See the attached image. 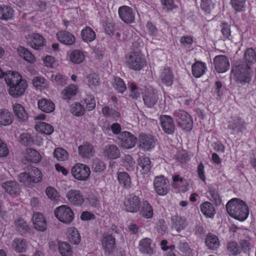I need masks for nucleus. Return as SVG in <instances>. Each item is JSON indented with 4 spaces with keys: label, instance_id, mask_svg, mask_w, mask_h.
Here are the masks:
<instances>
[{
    "label": "nucleus",
    "instance_id": "nucleus-10",
    "mask_svg": "<svg viewBox=\"0 0 256 256\" xmlns=\"http://www.w3.org/2000/svg\"><path fill=\"white\" fill-rule=\"evenodd\" d=\"M154 186L156 192L160 196H165L169 192L170 186L168 178L163 175L156 176L154 181Z\"/></svg>",
    "mask_w": 256,
    "mask_h": 256
},
{
    "label": "nucleus",
    "instance_id": "nucleus-54",
    "mask_svg": "<svg viewBox=\"0 0 256 256\" xmlns=\"http://www.w3.org/2000/svg\"><path fill=\"white\" fill-rule=\"evenodd\" d=\"M246 0H230L232 8L236 12H242L246 8Z\"/></svg>",
    "mask_w": 256,
    "mask_h": 256
},
{
    "label": "nucleus",
    "instance_id": "nucleus-17",
    "mask_svg": "<svg viewBox=\"0 0 256 256\" xmlns=\"http://www.w3.org/2000/svg\"><path fill=\"white\" fill-rule=\"evenodd\" d=\"M214 64L216 70L218 73L226 72L230 68V62L227 56L218 55L214 59Z\"/></svg>",
    "mask_w": 256,
    "mask_h": 256
},
{
    "label": "nucleus",
    "instance_id": "nucleus-36",
    "mask_svg": "<svg viewBox=\"0 0 256 256\" xmlns=\"http://www.w3.org/2000/svg\"><path fill=\"white\" fill-rule=\"evenodd\" d=\"M152 240L150 238H144L139 242V250L144 254H151L153 250L151 247Z\"/></svg>",
    "mask_w": 256,
    "mask_h": 256
},
{
    "label": "nucleus",
    "instance_id": "nucleus-19",
    "mask_svg": "<svg viewBox=\"0 0 256 256\" xmlns=\"http://www.w3.org/2000/svg\"><path fill=\"white\" fill-rule=\"evenodd\" d=\"M66 197L72 205L80 206L84 201V197L80 190H70L67 192Z\"/></svg>",
    "mask_w": 256,
    "mask_h": 256
},
{
    "label": "nucleus",
    "instance_id": "nucleus-39",
    "mask_svg": "<svg viewBox=\"0 0 256 256\" xmlns=\"http://www.w3.org/2000/svg\"><path fill=\"white\" fill-rule=\"evenodd\" d=\"M80 35L82 40L87 43L92 42L96 37L95 32L88 26H86L82 30Z\"/></svg>",
    "mask_w": 256,
    "mask_h": 256
},
{
    "label": "nucleus",
    "instance_id": "nucleus-35",
    "mask_svg": "<svg viewBox=\"0 0 256 256\" xmlns=\"http://www.w3.org/2000/svg\"><path fill=\"white\" fill-rule=\"evenodd\" d=\"M27 242L26 240L15 238L12 242V248L17 252H24L27 249Z\"/></svg>",
    "mask_w": 256,
    "mask_h": 256
},
{
    "label": "nucleus",
    "instance_id": "nucleus-31",
    "mask_svg": "<svg viewBox=\"0 0 256 256\" xmlns=\"http://www.w3.org/2000/svg\"><path fill=\"white\" fill-rule=\"evenodd\" d=\"M151 167V162L149 158L142 156L138 158V169L140 170L142 174H148Z\"/></svg>",
    "mask_w": 256,
    "mask_h": 256
},
{
    "label": "nucleus",
    "instance_id": "nucleus-29",
    "mask_svg": "<svg viewBox=\"0 0 256 256\" xmlns=\"http://www.w3.org/2000/svg\"><path fill=\"white\" fill-rule=\"evenodd\" d=\"M13 110L15 116L20 122H24L28 120V114L24 108L20 104H16L13 106Z\"/></svg>",
    "mask_w": 256,
    "mask_h": 256
},
{
    "label": "nucleus",
    "instance_id": "nucleus-45",
    "mask_svg": "<svg viewBox=\"0 0 256 256\" xmlns=\"http://www.w3.org/2000/svg\"><path fill=\"white\" fill-rule=\"evenodd\" d=\"M13 115L8 110H2L0 111V124L8 126L13 121Z\"/></svg>",
    "mask_w": 256,
    "mask_h": 256
},
{
    "label": "nucleus",
    "instance_id": "nucleus-56",
    "mask_svg": "<svg viewBox=\"0 0 256 256\" xmlns=\"http://www.w3.org/2000/svg\"><path fill=\"white\" fill-rule=\"evenodd\" d=\"M86 78L87 84L90 88L96 87L100 84V78L94 72H92L86 76Z\"/></svg>",
    "mask_w": 256,
    "mask_h": 256
},
{
    "label": "nucleus",
    "instance_id": "nucleus-13",
    "mask_svg": "<svg viewBox=\"0 0 256 256\" xmlns=\"http://www.w3.org/2000/svg\"><path fill=\"white\" fill-rule=\"evenodd\" d=\"M156 90L152 88H146L142 93V100L145 106L148 108L153 107L158 101Z\"/></svg>",
    "mask_w": 256,
    "mask_h": 256
},
{
    "label": "nucleus",
    "instance_id": "nucleus-58",
    "mask_svg": "<svg viewBox=\"0 0 256 256\" xmlns=\"http://www.w3.org/2000/svg\"><path fill=\"white\" fill-rule=\"evenodd\" d=\"M114 80L113 84L114 88L120 93H124L126 90V84L124 80L119 77H116Z\"/></svg>",
    "mask_w": 256,
    "mask_h": 256
},
{
    "label": "nucleus",
    "instance_id": "nucleus-3",
    "mask_svg": "<svg viewBox=\"0 0 256 256\" xmlns=\"http://www.w3.org/2000/svg\"><path fill=\"white\" fill-rule=\"evenodd\" d=\"M231 74L236 82L244 85L250 84L252 80L253 72L248 64L244 62H237L232 66Z\"/></svg>",
    "mask_w": 256,
    "mask_h": 256
},
{
    "label": "nucleus",
    "instance_id": "nucleus-9",
    "mask_svg": "<svg viewBox=\"0 0 256 256\" xmlns=\"http://www.w3.org/2000/svg\"><path fill=\"white\" fill-rule=\"evenodd\" d=\"M55 216L62 222L70 223L74 218V214L72 210L68 206L62 205L54 210Z\"/></svg>",
    "mask_w": 256,
    "mask_h": 256
},
{
    "label": "nucleus",
    "instance_id": "nucleus-37",
    "mask_svg": "<svg viewBox=\"0 0 256 256\" xmlns=\"http://www.w3.org/2000/svg\"><path fill=\"white\" fill-rule=\"evenodd\" d=\"M14 10L8 5L2 4L0 6V18L2 20H8L14 18Z\"/></svg>",
    "mask_w": 256,
    "mask_h": 256
},
{
    "label": "nucleus",
    "instance_id": "nucleus-59",
    "mask_svg": "<svg viewBox=\"0 0 256 256\" xmlns=\"http://www.w3.org/2000/svg\"><path fill=\"white\" fill-rule=\"evenodd\" d=\"M54 156L59 161L66 160L68 158L67 151L62 148H56L54 152Z\"/></svg>",
    "mask_w": 256,
    "mask_h": 256
},
{
    "label": "nucleus",
    "instance_id": "nucleus-33",
    "mask_svg": "<svg viewBox=\"0 0 256 256\" xmlns=\"http://www.w3.org/2000/svg\"><path fill=\"white\" fill-rule=\"evenodd\" d=\"M244 64L250 66L256 63V52L253 48H247L244 52Z\"/></svg>",
    "mask_w": 256,
    "mask_h": 256
},
{
    "label": "nucleus",
    "instance_id": "nucleus-55",
    "mask_svg": "<svg viewBox=\"0 0 256 256\" xmlns=\"http://www.w3.org/2000/svg\"><path fill=\"white\" fill-rule=\"evenodd\" d=\"M58 250L62 256H72V252L70 246L66 242L58 244Z\"/></svg>",
    "mask_w": 256,
    "mask_h": 256
},
{
    "label": "nucleus",
    "instance_id": "nucleus-16",
    "mask_svg": "<svg viewBox=\"0 0 256 256\" xmlns=\"http://www.w3.org/2000/svg\"><path fill=\"white\" fill-rule=\"evenodd\" d=\"M160 126L163 131L168 134H172L176 126L172 118L168 115H162L160 118Z\"/></svg>",
    "mask_w": 256,
    "mask_h": 256
},
{
    "label": "nucleus",
    "instance_id": "nucleus-46",
    "mask_svg": "<svg viewBox=\"0 0 256 256\" xmlns=\"http://www.w3.org/2000/svg\"><path fill=\"white\" fill-rule=\"evenodd\" d=\"M14 224L16 230L22 235L25 234L29 230V226L28 223L22 218L16 220L14 221Z\"/></svg>",
    "mask_w": 256,
    "mask_h": 256
},
{
    "label": "nucleus",
    "instance_id": "nucleus-6",
    "mask_svg": "<svg viewBox=\"0 0 256 256\" xmlns=\"http://www.w3.org/2000/svg\"><path fill=\"white\" fill-rule=\"evenodd\" d=\"M128 67L134 70H140L146 65L144 56L140 52H132L126 56Z\"/></svg>",
    "mask_w": 256,
    "mask_h": 256
},
{
    "label": "nucleus",
    "instance_id": "nucleus-38",
    "mask_svg": "<svg viewBox=\"0 0 256 256\" xmlns=\"http://www.w3.org/2000/svg\"><path fill=\"white\" fill-rule=\"evenodd\" d=\"M104 151L106 156L111 160L116 159L120 156V152L118 148L114 144L106 146Z\"/></svg>",
    "mask_w": 256,
    "mask_h": 256
},
{
    "label": "nucleus",
    "instance_id": "nucleus-22",
    "mask_svg": "<svg viewBox=\"0 0 256 256\" xmlns=\"http://www.w3.org/2000/svg\"><path fill=\"white\" fill-rule=\"evenodd\" d=\"M2 187L6 193L11 196L18 194L20 190L19 184L14 180H8L2 183Z\"/></svg>",
    "mask_w": 256,
    "mask_h": 256
},
{
    "label": "nucleus",
    "instance_id": "nucleus-40",
    "mask_svg": "<svg viewBox=\"0 0 256 256\" xmlns=\"http://www.w3.org/2000/svg\"><path fill=\"white\" fill-rule=\"evenodd\" d=\"M38 108L44 112L50 113L54 110V104L50 100L42 99L38 102Z\"/></svg>",
    "mask_w": 256,
    "mask_h": 256
},
{
    "label": "nucleus",
    "instance_id": "nucleus-21",
    "mask_svg": "<svg viewBox=\"0 0 256 256\" xmlns=\"http://www.w3.org/2000/svg\"><path fill=\"white\" fill-rule=\"evenodd\" d=\"M56 38L60 42L66 46H72L76 42L75 36L66 30L58 31L56 33Z\"/></svg>",
    "mask_w": 256,
    "mask_h": 256
},
{
    "label": "nucleus",
    "instance_id": "nucleus-57",
    "mask_svg": "<svg viewBox=\"0 0 256 256\" xmlns=\"http://www.w3.org/2000/svg\"><path fill=\"white\" fill-rule=\"evenodd\" d=\"M83 102L86 105V108L88 111L94 110L96 106V102L94 96L92 94H86L84 98Z\"/></svg>",
    "mask_w": 256,
    "mask_h": 256
},
{
    "label": "nucleus",
    "instance_id": "nucleus-34",
    "mask_svg": "<svg viewBox=\"0 0 256 256\" xmlns=\"http://www.w3.org/2000/svg\"><path fill=\"white\" fill-rule=\"evenodd\" d=\"M205 242L208 248L213 250H218L220 246L218 237L211 233L206 236Z\"/></svg>",
    "mask_w": 256,
    "mask_h": 256
},
{
    "label": "nucleus",
    "instance_id": "nucleus-4",
    "mask_svg": "<svg viewBox=\"0 0 256 256\" xmlns=\"http://www.w3.org/2000/svg\"><path fill=\"white\" fill-rule=\"evenodd\" d=\"M18 180L26 186H30L42 180V174L38 168L32 166L28 172H21L18 176Z\"/></svg>",
    "mask_w": 256,
    "mask_h": 256
},
{
    "label": "nucleus",
    "instance_id": "nucleus-8",
    "mask_svg": "<svg viewBox=\"0 0 256 256\" xmlns=\"http://www.w3.org/2000/svg\"><path fill=\"white\" fill-rule=\"evenodd\" d=\"M119 146L124 149L129 150L134 148L137 142V138L128 131L121 132L118 136Z\"/></svg>",
    "mask_w": 256,
    "mask_h": 256
},
{
    "label": "nucleus",
    "instance_id": "nucleus-30",
    "mask_svg": "<svg viewBox=\"0 0 256 256\" xmlns=\"http://www.w3.org/2000/svg\"><path fill=\"white\" fill-rule=\"evenodd\" d=\"M206 70V64L200 61L196 62L192 66V76L196 78H199L203 76Z\"/></svg>",
    "mask_w": 256,
    "mask_h": 256
},
{
    "label": "nucleus",
    "instance_id": "nucleus-27",
    "mask_svg": "<svg viewBox=\"0 0 256 256\" xmlns=\"http://www.w3.org/2000/svg\"><path fill=\"white\" fill-rule=\"evenodd\" d=\"M160 78L162 83L166 86H170L173 84L174 76L172 70L169 68H164Z\"/></svg>",
    "mask_w": 256,
    "mask_h": 256
},
{
    "label": "nucleus",
    "instance_id": "nucleus-20",
    "mask_svg": "<svg viewBox=\"0 0 256 256\" xmlns=\"http://www.w3.org/2000/svg\"><path fill=\"white\" fill-rule=\"evenodd\" d=\"M78 152L82 158L90 159L93 156L95 150L94 146L91 143L84 142L78 147Z\"/></svg>",
    "mask_w": 256,
    "mask_h": 256
},
{
    "label": "nucleus",
    "instance_id": "nucleus-62",
    "mask_svg": "<svg viewBox=\"0 0 256 256\" xmlns=\"http://www.w3.org/2000/svg\"><path fill=\"white\" fill-rule=\"evenodd\" d=\"M227 250L232 256H237L240 253L238 244L235 242H230L227 244Z\"/></svg>",
    "mask_w": 256,
    "mask_h": 256
},
{
    "label": "nucleus",
    "instance_id": "nucleus-28",
    "mask_svg": "<svg viewBox=\"0 0 256 256\" xmlns=\"http://www.w3.org/2000/svg\"><path fill=\"white\" fill-rule=\"evenodd\" d=\"M30 46L35 50L41 49L46 44L44 38L38 34H34L29 41Z\"/></svg>",
    "mask_w": 256,
    "mask_h": 256
},
{
    "label": "nucleus",
    "instance_id": "nucleus-26",
    "mask_svg": "<svg viewBox=\"0 0 256 256\" xmlns=\"http://www.w3.org/2000/svg\"><path fill=\"white\" fill-rule=\"evenodd\" d=\"M40 153L34 149L28 148L26 149L24 160L28 162L37 164L42 160Z\"/></svg>",
    "mask_w": 256,
    "mask_h": 256
},
{
    "label": "nucleus",
    "instance_id": "nucleus-18",
    "mask_svg": "<svg viewBox=\"0 0 256 256\" xmlns=\"http://www.w3.org/2000/svg\"><path fill=\"white\" fill-rule=\"evenodd\" d=\"M139 146L144 151H149L155 146V140L152 136L140 134L139 136Z\"/></svg>",
    "mask_w": 256,
    "mask_h": 256
},
{
    "label": "nucleus",
    "instance_id": "nucleus-42",
    "mask_svg": "<svg viewBox=\"0 0 256 256\" xmlns=\"http://www.w3.org/2000/svg\"><path fill=\"white\" fill-rule=\"evenodd\" d=\"M36 130L46 135L51 134L54 130V127L50 124L45 122H38L35 124Z\"/></svg>",
    "mask_w": 256,
    "mask_h": 256
},
{
    "label": "nucleus",
    "instance_id": "nucleus-47",
    "mask_svg": "<svg viewBox=\"0 0 256 256\" xmlns=\"http://www.w3.org/2000/svg\"><path fill=\"white\" fill-rule=\"evenodd\" d=\"M70 59L72 62L79 64L84 60L85 56L82 50H75L71 52Z\"/></svg>",
    "mask_w": 256,
    "mask_h": 256
},
{
    "label": "nucleus",
    "instance_id": "nucleus-44",
    "mask_svg": "<svg viewBox=\"0 0 256 256\" xmlns=\"http://www.w3.org/2000/svg\"><path fill=\"white\" fill-rule=\"evenodd\" d=\"M18 53L21 58L29 63L32 64L36 61L34 55L24 47L20 46L18 48Z\"/></svg>",
    "mask_w": 256,
    "mask_h": 256
},
{
    "label": "nucleus",
    "instance_id": "nucleus-32",
    "mask_svg": "<svg viewBox=\"0 0 256 256\" xmlns=\"http://www.w3.org/2000/svg\"><path fill=\"white\" fill-rule=\"evenodd\" d=\"M232 122H230L228 128L240 132L246 130L244 122L241 118L236 116L232 118Z\"/></svg>",
    "mask_w": 256,
    "mask_h": 256
},
{
    "label": "nucleus",
    "instance_id": "nucleus-48",
    "mask_svg": "<svg viewBox=\"0 0 256 256\" xmlns=\"http://www.w3.org/2000/svg\"><path fill=\"white\" fill-rule=\"evenodd\" d=\"M215 7L216 4L212 0H200V8L206 14H210Z\"/></svg>",
    "mask_w": 256,
    "mask_h": 256
},
{
    "label": "nucleus",
    "instance_id": "nucleus-49",
    "mask_svg": "<svg viewBox=\"0 0 256 256\" xmlns=\"http://www.w3.org/2000/svg\"><path fill=\"white\" fill-rule=\"evenodd\" d=\"M68 238L69 241L73 244H76L80 242V234L74 228H70L68 229Z\"/></svg>",
    "mask_w": 256,
    "mask_h": 256
},
{
    "label": "nucleus",
    "instance_id": "nucleus-53",
    "mask_svg": "<svg viewBox=\"0 0 256 256\" xmlns=\"http://www.w3.org/2000/svg\"><path fill=\"white\" fill-rule=\"evenodd\" d=\"M19 141L22 144L26 146L36 144L34 137L28 133L21 134L19 138Z\"/></svg>",
    "mask_w": 256,
    "mask_h": 256
},
{
    "label": "nucleus",
    "instance_id": "nucleus-64",
    "mask_svg": "<svg viewBox=\"0 0 256 256\" xmlns=\"http://www.w3.org/2000/svg\"><path fill=\"white\" fill-rule=\"evenodd\" d=\"M46 192L48 198L53 201L58 200L59 195L58 191L53 187L49 186L46 188Z\"/></svg>",
    "mask_w": 256,
    "mask_h": 256
},
{
    "label": "nucleus",
    "instance_id": "nucleus-52",
    "mask_svg": "<svg viewBox=\"0 0 256 256\" xmlns=\"http://www.w3.org/2000/svg\"><path fill=\"white\" fill-rule=\"evenodd\" d=\"M220 26L221 28L222 40L224 41L231 40L232 37L231 34L230 25L227 22H224L221 24Z\"/></svg>",
    "mask_w": 256,
    "mask_h": 256
},
{
    "label": "nucleus",
    "instance_id": "nucleus-2",
    "mask_svg": "<svg viewBox=\"0 0 256 256\" xmlns=\"http://www.w3.org/2000/svg\"><path fill=\"white\" fill-rule=\"evenodd\" d=\"M5 81L9 87L8 92L10 96L13 98H18L24 94L27 84L20 74L12 72L5 77Z\"/></svg>",
    "mask_w": 256,
    "mask_h": 256
},
{
    "label": "nucleus",
    "instance_id": "nucleus-14",
    "mask_svg": "<svg viewBox=\"0 0 256 256\" xmlns=\"http://www.w3.org/2000/svg\"><path fill=\"white\" fill-rule=\"evenodd\" d=\"M101 243L104 252L108 254L113 252L116 246V238L114 236L109 232H105L103 234Z\"/></svg>",
    "mask_w": 256,
    "mask_h": 256
},
{
    "label": "nucleus",
    "instance_id": "nucleus-25",
    "mask_svg": "<svg viewBox=\"0 0 256 256\" xmlns=\"http://www.w3.org/2000/svg\"><path fill=\"white\" fill-rule=\"evenodd\" d=\"M200 209L202 214L206 218H214L216 210L214 205L210 202L206 201L200 204Z\"/></svg>",
    "mask_w": 256,
    "mask_h": 256
},
{
    "label": "nucleus",
    "instance_id": "nucleus-15",
    "mask_svg": "<svg viewBox=\"0 0 256 256\" xmlns=\"http://www.w3.org/2000/svg\"><path fill=\"white\" fill-rule=\"evenodd\" d=\"M188 222L184 216L176 214L171 217V229L175 230L178 233L184 230L188 226Z\"/></svg>",
    "mask_w": 256,
    "mask_h": 256
},
{
    "label": "nucleus",
    "instance_id": "nucleus-1",
    "mask_svg": "<svg viewBox=\"0 0 256 256\" xmlns=\"http://www.w3.org/2000/svg\"><path fill=\"white\" fill-rule=\"evenodd\" d=\"M226 209L231 217L240 222L245 220L249 215L248 204L238 198H233L230 200L226 204Z\"/></svg>",
    "mask_w": 256,
    "mask_h": 256
},
{
    "label": "nucleus",
    "instance_id": "nucleus-23",
    "mask_svg": "<svg viewBox=\"0 0 256 256\" xmlns=\"http://www.w3.org/2000/svg\"><path fill=\"white\" fill-rule=\"evenodd\" d=\"M78 92V86L74 84H70L62 91L61 97L62 100L69 102L77 95Z\"/></svg>",
    "mask_w": 256,
    "mask_h": 256
},
{
    "label": "nucleus",
    "instance_id": "nucleus-24",
    "mask_svg": "<svg viewBox=\"0 0 256 256\" xmlns=\"http://www.w3.org/2000/svg\"><path fill=\"white\" fill-rule=\"evenodd\" d=\"M33 224L34 228L44 232L46 230L47 224L44 215L40 212H35L32 216Z\"/></svg>",
    "mask_w": 256,
    "mask_h": 256
},
{
    "label": "nucleus",
    "instance_id": "nucleus-61",
    "mask_svg": "<svg viewBox=\"0 0 256 256\" xmlns=\"http://www.w3.org/2000/svg\"><path fill=\"white\" fill-rule=\"evenodd\" d=\"M104 30L106 34L108 35H116L118 38L120 36V34L118 30L117 26L113 23L109 22L106 24L104 27Z\"/></svg>",
    "mask_w": 256,
    "mask_h": 256
},
{
    "label": "nucleus",
    "instance_id": "nucleus-63",
    "mask_svg": "<svg viewBox=\"0 0 256 256\" xmlns=\"http://www.w3.org/2000/svg\"><path fill=\"white\" fill-rule=\"evenodd\" d=\"M180 42L184 48H190L194 43V39L190 36H182L180 39Z\"/></svg>",
    "mask_w": 256,
    "mask_h": 256
},
{
    "label": "nucleus",
    "instance_id": "nucleus-11",
    "mask_svg": "<svg viewBox=\"0 0 256 256\" xmlns=\"http://www.w3.org/2000/svg\"><path fill=\"white\" fill-rule=\"evenodd\" d=\"M124 206L126 212L136 213L138 212L142 204L139 196L134 194L128 195L124 200Z\"/></svg>",
    "mask_w": 256,
    "mask_h": 256
},
{
    "label": "nucleus",
    "instance_id": "nucleus-43",
    "mask_svg": "<svg viewBox=\"0 0 256 256\" xmlns=\"http://www.w3.org/2000/svg\"><path fill=\"white\" fill-rule=\"evenodd\" d=\"M118 180L124 188L128 189L131 186V178L129 174L124 172H118Z\"/></svg>",
    "mask_w": 256,
    "mask_h": 256
},
{
    "label": "nucleus",
    "instance_id": "nucleus-51",
    "mask_svg": "<svg viewBox=\"0 0 256 256\" xmlns=\"http://www.w3.org/2000/svg\"><path fill=\"white\" fill-rule=\"evenodd\" d=\"M70 112L74 116H83L86 112L84 106L78 102H75L70 106Z\"/></svg>",
    "mask_w": 256,
    "mask_h": 256
},
{
    "label": "nucleus",
    "instance_id": "nucleus-7",
    "mask_svg": "<svg viewBox=\"0 0 256 256\" xmlns=\"http://www.w3.org/2000/svg\"><path fill=\"white\" fill-rule=\"evenodd\" d=\"M90 172L89 166L81 163H76L71 169L72 176L80 181L86 180L89 178Z\"/></svg>",
    "mask_w": 256,
    "mask_h": 256
},
{
    "label": "nucleus",
    "instance_id": "nucleus-5",
    "mask_svg": "<svg viewBox=\"0 0 256 256\" xmlns=\"http://www.w3.org/2000/svg\"><path fill=\"white\" fill-rule=\"evenodd\" d=\"M174 116L176 118L178 126L182 130L190 132L192 130L193 120L188 112L182 110H178L174 112Z\"/></svg>",
    "mask_w": 256,
    "mask_h": 256
},
{
    "label": "nucleus",
    "instance_id": "nucleus-60",
    "mask_svg": "<svg viewBox=\"0 0 256 256\" xmlns=\"http://www.w3.org/2000/svg\"><path fill=\"white\" fill-rule=\"evenodd\" d=\"M160 1L163 10L167 12H171L178 8L175 0H160Z\"/></svg>",
    "mask_w": 256,
    "mask_h": 256
},
{
    "label": "nucleus",
    "instance_id": "nucleus-50",
    "mask_svg": "<svg viewBox=\"0 0 256 256\" xmlns=\"http://www.w3.org/2000/svg\"><path fill=\"white\" fill-rule=\"evenodd\" d=\"M174 158L176 162L182 164H186L190 160L188 152L184 150H178L174 155Z\"/></svg>",
    "mask_w": 256,
    "mask_h": 256
},
{
    "label": "nucleus",
    "instance_id": "nucleus-12",
    "mask_svg": "<svg viewBox=\"0 0 256 256\" xmlns=\"http://www.w3.org/2000/svg\"><path fill=\"white\" fill-rule=\"evenodd\" d=\"M120 18L126 24L135 22V13L133 9L126 5L120 6L118 8Z\"/></svg>",
    "mask_w": 256,
    "mask_h": 256
},
{
    "label": "nucleus",
    "instance_id": "nucleus-41",
    "mask_svg": "<svg viewBox=\"0 0 256 256\" xmlns=\"http://www.w3.org/2000/svg\"><path fill=\"white\" fill-rule=\"evenodd\" d=\"M139 211L140 214L146 219L151 218L154 216L153 208L148 201L143 202L142 208Z\"/></svg>",
    "mask_w": 256,
    "mask_h": 256
}]
</instances>
